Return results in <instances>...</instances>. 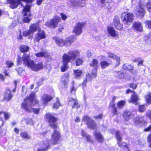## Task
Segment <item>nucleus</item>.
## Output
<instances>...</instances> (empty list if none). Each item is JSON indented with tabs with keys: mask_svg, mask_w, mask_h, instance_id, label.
<instances>
[{
	"mask_svg": "<svg viewBox=\"0 0 151 151\" xmlns=\"http://www.w3.org/2000/svg\"><path fill=\"white\" fill-rule=\"evenodd\" d=\"M35 93V92H32L29 97L24 99L22 104V108L28 112L32 111L34 113L38 114L39 113L40 109L32 108L33 106L38 103Z\"/></svg>",
	"mask_w": 151,
	"mask_h": 151,
	"instance_id": "1",
	"label": "nucleus"
},
{
	"mask_svg": "<svg viewBox=\"0 0 151 151\" xmlns=\"http://www.w3.org/2000/svg\"><path fill=\"white\" fill-rule=\"evenodd\" d=\"M51 139L50 140V143L48 140L44 141L42 145L41 148L38 149V151H47L49 148L50 143L52 145L57 144L60 138V133L58 131L55 130L51 135Z\"/></svg>",
	"mask_w": 151,
	"mask_h": 151,
	"instance_id": "2",
	"label": "nucleus"
},
{
	"mask_svg": "<svg viewBox=\"0 0 151 151\" xmlns=\"http://www.w3.org/2000/svg\"><path fill=\"white\" fill-rule=\"evenodd\" d=\"M22 62L25 65L30 68L33 63V61L30 60V55L24 54L22 57L18 56L17 58V63L18 65H20Z\"/></svg>",
	"mask_w": 151,
	"mask_h": 151,
	"instance_id": "3",
	"label": "nucleus"
},
{
	"mask_svg": "<svg viewBox=\"0 0 151 151\" xmlns=\"http://www.w3.org/2000/svg\"><path fill=\"white\" fill-rule=\"evenodd\" d=\"M80 52L77 50H72L68 51V53H64L63 58L65 61L70 62L71 61H74L77 57L79 56Z\"/></svg>",
	"mask_w": 151,
	"mask_h": 151,
	"instance_id": "4",
	"label": "nucleus"
},
{
	"mask_svg": "<svg viewBox=\"0 0 151 151\" xmlns=\"http://www.w3.org/2000/svg\"><path fill=\"white\" fill-rule=\"evenodd\" d=\"M151 93L148 92L147 95L146 96L145 99L147 102L150 104H151ZM147 115L149 117L151 120V111H148L147 113ZM151 130V125L145 129V131H149ZM148 139L149 143H150V147H151V134L148 137Z\"/></svg>",
	"mask_w": 151,
	"mask_h": 151,
	"instance_id": "5",
	"label": "nucleus"
},
{
	"mask_svg": "<svg viewBox=\"0 0 151 151\" xmlns=\"http://www.w3.org/2000/svg\"><path fill=\"white\" fill-rule=\"evenodd\" d=\"M30 8L31 6L27 4L24 7L22 13L24 16L23 21L24 22H28L31 19L30 11Z\"/></svg>",
	"mask_w": 151,
	"mask_h": 151,
	"instance_id": "6",
	"label": "nucleus"
},
{
	"mask_svg": "<svg viewBox=\"0 0 151 151\" xmlns=\"http://www.w3.org/2000/svg\"><path fill=\"white\" fill-rule=\"evenodd\" d=\"M45 118L48 121L49 126L52 128L55 129L57 127L56 121L57 119L50 113H47L45 115Z\"/></svg>",
	"mask_w": 151,
	"mask_h": 151,
	"instance_id": "7",
	"label": "nucleus"
},
{
	"mask_svg": "<svg viewBox=\"0 0 151 151\" xmlns=\"http://www.w3.org/2000/svg\"><path fill=\"white\" fill-rule=\"evenodd\" d=\"M33 0H7V2L10 4V7L12 9H14L17 7L19 4L22 6H23L21 1H23L26 3H31Z\"/></svg>",
	"mask_w": 151,
	"mask_h": 151,
	"instance_id": "8",
	"label": "nucleus"
},
{
	"mask_svg": "<svg viewBox=\"0 0 151 151\" xmlns=\"http://www.w3.org/2000/svg\"><path fill=\"white\" fill-rule=\"evenodd\" d=\"M60 20L61 19L59 17L55 16L50 21L46 22L45 25L50 28H54L57 27V24Z\"/></svg>",
	"mask_w": 151,
	"mask_h": 151,
	"instance_id": "9",
	"label": "nucleus"
},
{
	"mask_svg": "<svg viewBox=\"0 0 151 151\" xmlns=\"http://www.w3.org/2000/svg\"><path fill=\"white\" fill-rule=\"evenodd\" d=\"M134 16L132 13H124L122 14V18L124 23L132 22L133 21Z\"/></svg>",
	"mask_w": 151,
	"mask_h": 151,
	"instance_id": "10",
	"label": "nucleus"
},
{
	"mask_svg": "<svg viewBox=\"0 0 151 151\" xmlns=\"http://www.w3.org/2000/svg\"><path fill=\"white\" fill-rule=\"evenodd\" d=\"M83 121L87 122L88 127L89 128L94 129L96 125L95 122L87 116H84L83 118Z\"/></svg>",
	"mask_w": 151,
	"mask_h": 151,
	"instance_id": "11",
	"label": "nucleus"
},
{
	"mask_svg": "<svg viewBox=\"0 0 151 151\" xmlns=\"http://www.w3.org/2000/svg\"><path fill=\"white\" fill-rule=\"evenodd\" d=\"M134 14L138 17H142L145 14V12L143 7L140 5L137 6L134 10Z\"/></svg>",
	"mask_w": 151,
	"mask_h": 151,
	"instance_id": "12",
	"label": "nucleus"
},
{
	"mask_svg": "<svg viewBox=\"0 0 151 151\" xmlns=\"http://www.w3.org/2000/svg\"><path fill=\"white\" fill-rule=\"evenodd\" d=\"M84 27V24L79 22L77 23L74 27L73 32L76 35H79L82 32V28Z\"/></svg>",
	"mask_w": 151,
	"mask_h": 151,
	"instance_id": "13",
	"label": "nucleus"
},
{
	"mask_svg": "<svg viewBox=\"0 0 151 151\" xmlns=\"http://www.w3.org/2000/svg\"><path fill=\"white\" fill-rule=\"evenodd\" d=\"M107 30L108 34L111 36L114 37L116 40L119 38L118 32L115 30L113 28L108 26L107 27Z\"/></svg>",
	"mask_w": 151,
	"mask_h": 151,
	"instance_id": "14",
	"label": "nucleus"
},
{
	"mask_svg": "<svg viewBox=\"0 0 151 151\" xmlns=\"http://www.w3.org/2000/svg\"><path fill=\"white\" fill-rule=\"evenodd\" d=\"M46 37L45 32L44 31L41 30L40 29L38 30V32L35 36V40L39 42L41 39H44Z\"/></svg>",
	"mask_w": 151,
	"mask_h": 151,
	"instance_id": "15",
	"label": "nucleus"
},
{
	"mask_svg": "<svg viewBox=\"0 0 151 151\" xmlns=\"http://www.w3.org/2000/svg\"><path fill=\"white\" fill-rule=\"evenodd\" d=\"M132 28L136 31L141 32L143 31V27L141 23L139 22H134L132 25Z\"/></svg>",
	"mask_w": 151,
	"mask_h": 151,
	"instance_id": "16",
	"label": "nucleus"
},
{
	"mask_svg": "<svg viewBox=\"0 0 151 151\" xmlns=\"http://www.w3.org/2000/svg\"><path fill=\"white\" fill-rule=\"evenodd\" d=\"M52 99V96L46 94L43 95L41 98V99L44 106L46 105L48 102L51 100Z\"/></svg>",
	"mask_w": 151,
	"mask_h": 151,
	"instance_id": "17",
	"label": "nucleus"
},
{
	"mask_svg": "<svg viewBox=\"0 0 151 151\" xmlns=\"http://www.w3.org/2000/svg\"><path fill=\"white\" fill-rule=\"evenodd\" d=\"M43 67V66L42 63H40L37 64H35L33 61V63L31 65L30 68L32 70L37 71L42 68Z\"/></svg>",
	"mask_w": 151,
	"mask_h": 151,
	"instance_id": "18",
	"label": "nucleus"
},
{
	"mask_svg": "<svg viewBox=\"0 0 151 151\" xmlns=\"http://www.w3.org/2000/svg\"><path fill=\"white\" fill-rule=\"evenodd\" d=\"M107 55L109 57L115 60L116 61V66L119 65L120 64V57L117 56L114 54L109 52L107 53Z\"/></svg>",
	"mask_w": 151,
	"mask_h": 151,
	"instance_id": "19",
	"label": "nucleus"
},
{
	"mask_svg": "<svg viewBox=\"0 0 151 151\" xmlns=\"http://www.w3.org/2000/svg\"><path fill=\"white\" fill-rule=\"evenodd\" d=\"M53 39L55 41L56 44L58 46L62 47L65 45V41L61 38L54 37H53Z\"/></svg>",
	"mask_w": 151,
	"mask_h": 151,
	"instance_id": "20",
	"label": "nucleus"
},
{
	"mask_svg": "<svg viewBox=\"0 0 151 151\" xmlns=\"http://www.w3.org/2000/svg\"><path fill=\"white\" fill-rule=\"evenodd\" d=\"M68 104L69 105H72L73 108H75L77 109L79 107L77 100L73 98L70 99Z\"/></svg>",
	"mask_w": 151,
	"mask_h": 151,
	"instance_id": "21",
	"label": "nucleus"
},
{
	"mask_svg": "<svg viewBox=\"0 0 151 151\" xmlns=\"http://www.w3.org/2000/svg\"><path fill=\"white\" fill-rule=\"evenodd\" d=\"M68 104L69 105H72L73 108H75L77 109L79 107L77 100L73 98L70 99Z\"/></svg>",
	"mask_w": 151,
	"mask_h": 151,
	"instance_id": "22",
	"label": "nucleus"
},
{
	"mask_svg": "<svg viewBox=\"0 0 151 151\" xmlns=\"http://www.w3.org/2000/svg\"><path fill=\"white\" fill-rule=\"evenodd\" d=\"M12 97L13 96L11 93V91L9 89L6 90L4 95L3 99L4 100H6L7 101H9Z\"/></svg>",
	"mask_w": 151,
	"mask_h": 151,
	"instance_id": "23",
	"label": "nucleus"
},
{
	"mask_svg": "<svg viewBox=\"0 0 151 151\" xmlns=\"http://www.w3.org/2000/svg\"><path fill=\"white\" fill-rule=\"evenodd\" d=\"M123 116L125 120L128 121L132 117V114L130 111L126 110L124 113Z\"/></svg>",
	"mask_w": 151,
	"mask_h": 151,
	"instance_id": "24",
	"label": "nucleus"
},
{
	"mask_svg": "<svg viewBox=\"0 0 151 151\" xmlns=\"http://www.w3.org/2000/svg\"><path fill=\"white\" fill-rule=\"evenodd\" d=\"M94 135L97 141L100 142H103V137L100 132L96 131L94 133Z\"/></svg>",
	"mask_w": 151,
	"mask_h": 151,
	"instance_id": "25",
	"label": "nucleus"
},
{
	"mask_svg": "<svg viewBox=\"0 0 151 151\" xmlns=\"http://www.w3.org/2000/svg\"><path fill=\"white\" fill-rule=\"evenodd\" d=\"M35 55L37 57H44L47 58L49 56V54L46 50H44L42 52H40L36 53Z\"/></svg>",
	"mask_w": 151,
	"mask_h": 151,
	"instance_id": "26",
	"label": "nucleus"
},
{
	"mask_svg": "<svg viewBox=\"0 0 151 151\" xmlns=\"http://www.w3.org/2000/svg\"><path fill=\"white\" fill-rule=\"evenodd\" d=\"M76 38L73 36H71L67 38L65 41V45L66 46H69L72 43L76 40Z\"/></svg>",
	"mask_w": 151,
	"mask_h": 151,
	"instance_id": "27",
	"label": "nucleus"
},
{
	"mask_svg": "<svg viewBox=\"0 0 151 151\" xmlns=\"http://www.w3.org/2000/svg\"><path fill=\"white\" fill-rule=\"evenodd\" d=\"M40 29V28L38 23L33 24L30 27L29 29L33 33L37 29L38 31Z\"/></svg>",
	"mask_w": 151,
	"mask_h": 151,
	"instance_id": "28",
	"label": "nucleus"
},
{
	"mask_svg": "<svg viewBox=\"0 0 151 151\" xmlns=\"http://www.w3.org/2000/svg\"><path fill=\"white\" fill-rule=\"evenodd\" d=\"M63 64L61 66V70L62 72H64L68 68V63L69 62L68 61H65L64 58H63Z\"/></svg>",
	"mask_w": 151,
	"mask_h": 151,
	"instance_id": "29",
	"label": "nucleus"
},
{
	"mask_svg": "<svg viewBox=\"0 0 151 151\" xmlns=\"http://www.w3.org/2000/svg\"><path fill=\"white\" fill-rule=\"evenodd\" d=\"M92 77L91 75L89 73L86 74V77L85 79L84 80L83 82L82 83V85L83 86V88L85 87L87 81H90L92 80Z\"/></svg>",
	"mask_w": 151,
	"mask_h": 151,
	"instance_id": "30",
	"label": "nucleus"
},
{
	"mask_svg": "<svg viewBox=\"0 0 151 151\" xmlns=\"http://www.w3.org/2000/svg\"><path fill=\"white\" fill-rule=\"evenodd\" d=\"M106 0H100L101 2V6L102 7H106L108 9H110L111 7L109 4L107 2H106Z\"/></svg>",
	"mask_w": 151,
	"mask_h": 151,
	"instance_id": "31",
	"label": "nucleus"
},
{
	"mask_svg": "<svg viewBox=\"0 0 151 151\" xmlns=\"http://www.w3.org/2000/svg\"><path fill=\"white\" fill-rule=\"evenodd\" d=\"M133 94L132 96L131 101L134 103H136L139 100L138 96L134 92H133Z\"/></svg>",
	"mask_w": 151,
	"mask_h": 151,
	"instance_id": "32",
	"label": "nucleus"
},
{
	"mask_svg": "<svg viewBox=\"0 0 151 151\" xmlns=\"http://www.w3.org/2000/svg\"><path fill=\"white\" fill-rule=\"evenodd\" d=\"M81 133L82 136L85 137L86 138L87 141H91V140L90 136L89 135L86 133L84 130L83 129L81 130Z\"/></svg>",
	"mask_w": 151,
	"mask_h": 151,
	"instance_id": "33",
	"label": "nucleus"
},
{
	"mask_svg": "<svg viewBox=\"0 0 151 151\" xmlns=\"http://www.w3.org/2000/svg\"><path fill=\"white\" fill-rule=\"evenodd\" d=\"M20 135L21 137L24 139H30L31 138V137L29 135H28L27 133L25 132H22L20 134Z\"/></svg>",
	"mask_w": 151,
	"mask_h": 151,
	"instance_id": "34",
	"label": "nucleus"
},
{
	"mask_svg": "<svg viewBox=\"0 0 151 151\" xmlns=\"http://www.w3.org/2000/svg\"><path fill=\"white\" fill-rule=\"evenodd\" d=\"M29 47L25 45H22L20 47V50L22 52H24L28 51Z\"/></svg>",
	"mask_w": 151,
	"mask_h": 151,
	"instance_id": "35",
	"label": "nucleus"
},
{
	"mask_svg": "<svg viewBox=\"0 0 151 151\" xmlns=\"http://www.w3.org/2000/svg\"><path fill=\"white\" fill-rule=\"evenodd\" d=\"M98 61L96 60L93 59L92 62V63L90 64V65L91 66H93L94 67V69H96V70H97L98 69Z\"/></svg>",
	"mask_w": 151,
	"mask_h": 151,
	"instance_id": "36",
	"label": "nucleus"
},
{
	"mask_svg": "<svg viewBox=\"0 0 151 151\" xmlns=\"http://www.w3.org/2000/svg\"><path fill=\"white\" fill-rule=\"evenodd\" d=\"M67 4L69 7L74 6L76 5V2L75 0H69L67 2Z\"/></svg>",
	"mask_w": 151,
	"mask_h": 151,
	"instance_id": "37",
	"label": "nucleus"
},
{
	"mask_svg": "<svg viewBox=\"0 0 151 151\" xmlns=\"http://www.w3.org/2000/svg\"><path fill=\"white\" fill-rule=\"evenodd\" d=\"M78 4L80 7H83L86 5V0H78Z\"/></svg>",
	"mask_w": 151,
	"mask_h": 151,
	"instance_id": "38",
	"label": "nucleus"
},
{
	"mask_svg": "<svg viewBox=\"0 0 151 151\" xmlns=\"http://www.w3.org/2000/svg\"><path fill=\"white\" fill-rule=\"evenodd\" d=\"M126 102L124 101H121L117 104V105L118 108H121L125 104Z\"/></svg>",
	"mask_w": 151,
	"mask_h": 151,
	"instance_id": "39",
	"label": "nucleus"
},
{
	"mask_svg": "<svg viewBox=\"0 0 151 151\" xmlns=\"http://www.w3.org/2000/svg\"><path fill=\"white\" fill-rule=\"evenodd\" d=\"M69 79L61 78V82L64 86H66L67 85L69 82Z\"/></svg>",
	"mask_w": 151,
	"mask_h": 151,
	"instance_id": "40",
	"label": "nucleus"
},
{
	"mask_svg": "<svg viewBox=\"0 0 151 151\" xmlns=\"http://www.w3.org/2000/svg\"><path fill=\"white\" fill-rule=\"evenodd\" d=\"M56 102L54 104L53 108L54 109H57L60 106V102H59L58 98H57Z\"/></svg>",
	"mask_w": 151,
	"mask_h": 151,
	"instance_id": "41",
	"label": "nucleus"
},
{
	"mask_svg": "<svg viewBox=\"0 0 151 151\" xmlns=\"http://www.w3.org/2000/svg\"><path fill=\"white\" fill-rule=\"evenodd\" d=\"M109 63L106 61H102L101 63V65L102 68H104L108 66Z\"/></svg>",
	"mask_w": 151,
	"mask_h": 151,
	"instance_id": "42",
	"label": "nucleus"
},
{
	"mask_svg": "<svg viewBox=\"0 0 151 151\" xmlns=\"http://www.w3.org/2000/svg\"><path fill=\"white\" fill-rule=\"evenodd\" d=\"M74 73L76 77H79L81 75L82 71L81 70H77L74 71Z\"/></svg>",
	"mask_w": 151,
	"mask_h": 151,
	"instance_id": "43",
	"label": "nucleus"
},
{
	"mask_svg": "<svg viewBox=\"0 0 151 151\" xmlns=\"http://www.w3.org/2000/svg\"><path fill=\"white\" fill-rule=\"evenodd\" d=\"M146 7L147 10L151 13V1H149L146 4Z\"/></svg>",
	"mask_w": 151,
	"mask_h": 151,
	"instance_id": "44",
	"label": "nucleus"
},
{
	"mask_svg": "<svg viewBox=\"0 0 151 151\" xmlns=\"http://www.w3.org/2000/svg\"><path fill=\"white\" fill-rule=\"evenodd\" d=\"M76 65H80L82 64L83 61L81 59L78 58L76 59Z\"/></svg>",
	"mask_w": 151,
	"mask_h": 151,
	"instance_id": "45",
	"label": "nucleus"
},
{
	"mask_svg": "<svg viewBox=\"0 0 151 151\" xmlns=\"http://www.w3.org/2000/svg\"><path fill=\"white\" fill-rule=\"evenodd\" d=\"M6 65L7 67L10 68L14 65V63L12 61L7 60L6 62Z\"/></svg>",
	"mask_w": 151,
	"mask_h": 151,
	"instance_id": "46",
	"label": "nucleus"
},
{
	"mask_svg": "<svg viewBox=\"0 0 151 151\" xmlns=\"http://www.w3.org/2000/svg\"><path fill=\"white\" fill-rule=\"evenodd\" d=\"M114 25L116 29L119 30H121L123 28L122 25L120 23H118V24H116Z\"/></svg>",
	"mask_w": 151,
	"mask_h": 151,
	"instance_id": "47",
	"label": "nucleus"
},
{
	"mask_svg": "<svg viewBox=\"0 0 151 151\" xmlns=\"http://www.w3.org/2000/svg\"><path fill=\"white\" fill-rule=\"evenodd\" d=\"M114 25L118 24V23H120L119 22V17L117 16H116L114 19Z\"/></svg>",
	"mask_w": 151,
	"mask_h": 151,
	"instance_id": "48",
	"label": "nucleus"
},
{
	"mask_svg": "<svg viewBox=\"0 0 151 151\" xmlns=\"http://www.w3.org/2000/svg\"><path fill=\"white\" fill-rule=\"evenodd\" d=\"M32 34L33 33L29 29L28 30L24 32H23V35L25 37H27Z\"/></svg>",
	"mask_w": 151,
	"mask_h": 151,
	"instance_id": "49",
	"label": "nucleus"
},
{
	"mask_svg": "<svg viewBox=\"0 0 151 151\" xmlns=\"http://www.w3.org/2000/svg\"><path fill=\"white\" fill-rule=\"evenodd\" d=\"M116 73L117 74H119V78L122 79L124 78V73H122V72H116Z\"/></svg>",
	"mask_w": 151,
	"mask_h": 151,
	"instance_id": "50",
	"label": "nucleus"
},
{
	"mask_svg": "<svg viewBox=\"0 0 151 151\" xmlns=\"http://www.w3.org/2000/svg\"><path fill=\"white\" fill-rule=\"evenodd\" d=\"M139 111L140 112H143L145 110V107L144 105L140 106H139Z\"/></svg>",
	"mask_w": 151,
	"mask_h": 151,
	"instance_id": "51",
	"label": "nucleus"
},
{
	"mask_svg": "<svg viewBox=\"0 0 151 151\" xmlns=\"http://www.w3.org/2000/svg\"><path fill=\"white\" fill-rule=\"evenodd\" d=\"M16 70L17 72L19 75H21L23 71V70L22 68L19 67L17 68H16Z\"/></svg>",
	"mask_w": 151,
	"mask_h": 151,
	"instance_id": "52",
	"label": "nucleus"
},
{
	"mask_svg": "<svg viewBox=\"0 0 151 151\" xmlns=\"http://www.w3.org/2000/svg\"><path fill=\"white\" fill-rule=\"evenodd\" d=\"M145 23L148 27L151 29V21H146Z\"/></svg>",
	"mask_w": 151,
	"mask_h": 151,
	"instance_id": "53",
	"label": "nucleus"
},
{
	"mask_svg": "<svg viewBox=\"0 0 151 151\" xmlns=\"http://www.w3.org/2000/svg\"><path fill=\"white\" fill-rule=\"evenodd\" d=\"M27 123L28 124L33 125L34 124V122L31 119H28L27 121Z\"/></svg>",
	"mask_w": 151,
	"mask_h": 151,
	"instance_id": "54",
	"label": "nucleus"
},
{
	"mask_svg": "<svg viewBox=\"0 0 151 151\" xmlns=\"http://www.w3.org/2000/svg\"><path fill=\"white\" fill-rule=\"evenodd\" d=\"M60 15L62 19L63 20H65L67 18V16L63 13H61Z\"/></svg>",
	"mask_w": 151,
	"mask_h": 151,
	"instance_id": "55",
	"label": "nucleus"
},
{
	"mask_svg": "<svg viewBox=\"0 0 151 151\" xmlns=\"http://www.w3.org/2000/svg\"><path fill=\"white\" fill-rule=\"evenodd\" d=\"M44 80V79H43V78H42L40 79L38 81V82H37V83L38 86H40L42 84L43 81Z\"/></svg>",
	"mask_w": 151,
	"mask_h": 151,
	"instance_id": "56",
	"label": "nucleus"
},
{
	"mask_svg": "<svg viewBox=\"0 0 151 151\" xmlns=\"http://www.w3.org/2000/svg\"><path fill=\"white\" fill-rule=\"evenodd\" d=\"M3 114L5 119L6 120L8 119L9 117L10 114L8 113H4Z\"/></svg>",
	"mask_w": 151,
	"mask_h": 151,
	"instance_id": "57",
	"label": "nucleus"
},
{
	"mask_svg": "<svg viewBox=\"0 0 151 151\" xmlns=\"http://www.w3.org/2000/svg\"><path fill=\"white\" fill-rule=\"evenodd\" d=\"M139 116H138V117L137 118H135L134 119V123L136 124H138L139 123Z\"/></svg>",
	"mask_w": 151,
	"mask_h": 151,
	"instance_id": "58",
	"label": "nucleus"
},
{
	"mask_svg": "<svg viewBox=\"0 0 151 151\" xmlns=\"http://www.w3.org/2000/svg\"><path fill=\"white\" fill-rule=\"evenodd\" d=\"M69 76H70L69 74L67 73H66L64 74V75L61 78L69 79Z\"/></svg>",
	"mask_w": 151,
	"mask_h": 151,
	"instance_id": "59",
	"label": "nucleus"
},
{
	"mask_svg": "<svg viewBox=\"0 0 151 151\" xmlns=\"http://www.w3.org/2000/svg\"><path fill=\"white\" fill-rule=\"evenodd\" d=\"M130 88L133 89H135L137 87V85L135 84L131 83L129 85Z\"/></svg>",
	"mask_w": 151,
	"mask_h": 151,
	"instance_id": "60",
	"label": "nucleus"
},
{
	"mask_svg": "<svg viewBox=\"0 0 151 151\" xmlns=\"http://www.w3.org/2000/svg\"><path fill=\"white\" fill-rule=\"evenodd\" d=\"M5 77L2 74L0 73V80L2 81H4L5 79Z\"/></svg>",
	"mask_w": 151,
	"mask_h": 151,
	"instance_id": "61",
	"label": "nucleus"
},
{
	"mask_svg": "<svg viewBox=\"0 0 151 151\" xmlns=\"http://www.w3.org/2000/svg\"><path fill=\"white\" fill-rule=\"evenodd\" d=\"M97 70H96V69H95V70L93 71L92 72V74L93 76L95 77H96L97 76Z\"/></svg>",
	"mask_w": 151,
	"mask_h": 151,
	"instance_id": "62",
	"label": "nucleus"
},
{
	"mask_svg": "<svg viewBox=\"0 0 151 151\" xmlns=\"http://www.w3.org/2000/svg\"><path fill=\"white\" fill-rule=\"evenodd\" d=\"M133 67L131 65H127V70H133Z\"/></svg>",
	"mask_w": 151,
	"mask_h": 151,
	"instance_id": "63",
	"label": "nucleus"
},
{
	"mask_svg": "<svg viewBox=\"0 0 151 151\" xmlns=\"http://www.w3.org/2000/svg\"><path fill=\"white\" fill-rule=\"evenodd\" d=\"M3 73L4 74L5 76H9L8 73H7V70H4L3 72Z\"/></svg>",
	"mask_w": 151,
	"mask_h": 151,
	"instance_id": "64",
	"label": "nucleus"
}]
</instances>
